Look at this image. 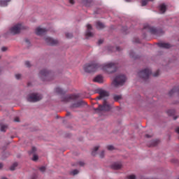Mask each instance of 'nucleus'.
I'll return each instance as SVG.
<instances>
[{
	"label": "nucleus",
	"mask_w": 179,
	"mask_h": 179,
	"mask_svg": "<svg viewBox=\"0 0 179 179\" xmlns=\"http://www.w3.org/2000/svg\"><path fill=\"white\" fill-rule=\"evenodd\" d=\"M97 93L99 96H98L96 99L97 100H103V104L99 105V107L95 109V111H110V110H111V105L106 100V99L110 96V93L101 88L97 90Z\"/></svg>",
	"instance_id": "f257e3e1"
},
{
	"label": "nucleus",
	"mask_w": 179,
	"mask_h": 179,
	"mask_svg": "<svg viewBox=\"0 0 179 179\" xmlns=\"http://www.w3.org/2000/svg\"><path fill=\"white\" fill-rule=\"evenodd\" d=\"M99 68L107 72V73H114V72H117V69H118V64L115 62H107L102 65H100Z\"/></svg>",
	"instance_id": "f03ea898"
},
{
	"label": "nucleus",
	"mask_w": 179,
	"mask_h": 179,
	"mask_svg": "<svg viewBox=\"0 0 179 179\" xmlns=\"http://www.w3.org/2000/svg\"><path fill=\"white\" fill-rule=\"evenodd\" d=\"M125 82H127V76L124 74H117L113 79L111 85L113 87H121V86H124L125 85Z\"/></svg>",
	"instance_id": "7ed1b4c3"
},
{
	"label": "nucleus",
	"mask_w": 179,
	"mask_h": 179,
	"mask_svg": "<svg viewBox=\"0 0 179 179\" xmlns=\"http://www.w3.org/2000/svg\"><path fill=\"white\" fill-rule=\"evenodd\" d=\"M99 68H100V64L96 62H94L90 64H85L83 69L85 72L90 73L91 72H96Z\"/></svg>",
	"instance_id": "20e7f679"
},
{
	"label": "nucleus",
	"mask_w": 179,
	"mask_h": 179,
	"mask_svg": "<svg viewBox=\"0 0 179 179\" xmlns=\"http://www.w3.org/2000/svg\"><path fill=\"white\" fill-rule=\"evenodd\" d=\"M38 76L43 82H45V80H50V79H51V71L48 69H43L39 72Z\"/></svg>",
	"instance_id": "39448f33"
},
{
	"label": "nucleus",
	"mask_w": 179,
	"mask_h": 179,
	"mask_svg": "<svg viewBox=\"0 0 179 179\" xmlns=\"http://www.w3.org/2000/svg\"><path fill=\"white\" fill-rule=\"evenodd\" d=\"M43 99V95L38 93H32L27 96V100L30 103H36L37 101H40Z\"/></svg>",
	"instance_id": "423d86ee"
},
{
	"label": "nucleus",
	"mask_w": 179,
	"mask_h": 179,
	"mask_svg": "<svg viewBox=\"0 0 179 179\" xmlns=\"http://www.w3.org/2000/svg\"><path fill=\"white\" fill-rule=\"evenodd\" d=\"M144 28L147 30H149L150 33H151L152 34H155V36H162V34H163L164 33L163 30L154 27H150L149 25L145 26Z\"/></svg>",
	"instance_id": "0eeeda50"
},
{
	"label": "nucleus",
	"mask_w": 179,
	"mask_h": 179,
	"mask_svg": "<svg viewBox=\"0 0 179 179\" xmlns=\"http://www.w3.org/2000/svg\"><path fill=\"white\" fill-rule=\"evenodd\" d=\"M152 73V71L149 69H145L143 70H141L139 73H138V76L139 78H141V79H148L149 78V76Z\"/></svg>",
	"instance_id": "6e6552de"
},
{
	"label": "nucleus",
	"mask_w": 179,
	"mask_h": 179,
	"mask_svg": "<svg viewBox=\"0 0 179 179\" xmlns=\"http://www.w3.org/2000/svg\"><path fill=\"white\" fill-rule=\"evenodd\" d=\"M22 28L23 26L22 24H17L10 29V33L14 36L15 34H19V33H20V30H22Z\"/></svg>",
	"instance_id": "1a4fd4ad"
},
{
	"label": "nucleus",
	"mask_w": 179,
	"mask_h": 179,
	"mask_svg": "<svg viewBox=\"0 0 179 179\" xmlns=\"http://www.w3.org/2000/svg\"><path fill=\"white\" fill-rule=\"evenodd\" d=\"M78 97H79V95L76 94L63 96L62 97V101H64V103H68L69 101H71V100H76V99H78Z\"/></svg>",
	"instance_id": "9d476101"
},
{
	"label": "nucleus",
	"mask_w": 179,
	"mask_h": 179,
	"mask_svg": "<svg viewBox=\"0 0 179 179\" xmlns=\"http://www.w3.org/2000/svg\"><path fill=\"white\" fill-rule=\"evenodd\" d=\"M43 40L48 45H57V44H58V40L54 39L50 36H45Z\"/></svg>",
	"instance_id": "9b49d317"
},
{
	"label": "nucleus",
	"mask_w": 179,
	"mask_h": 179,
	"mask_svg": "<svg viewBox=\"0 0 179 179\" xmlns=\"http://www.w3.org/2000/svg\"><path fill=\"white\" fill-rule=\"evenodd\" d=\"M85 104H86V103L84 101H79L78 102H76L74 103H73L71 106V108H72V110H75V108H80V107H83V106H85Z\"/></svg>",
	"instance_id": "f8f14e48"
},
{
	"label": "nucleus",
	"mask_w": 179,
	"mask_h": 179,
	"mask_svg": "<svg viewBox=\"0 0 179 179\" xmlns=\"http://www.w3.org/2000/svg\"><path fill=\"white\" fill-rule=\"evenodd\" d=\"M92 25L90 24H87V31L85 32V36L86 37H87V38L93 37V36H94V33L92 31Z\"/></svg>",
	"instance_id": "ddd939ff"
},
{
	"label": "nucleus",
	"mask_w": 179,
	"mask_h": 179,
	"mask_svg": "<svg viewBox=\"0 0 179 179\" xmlns=\"http://www.w3.org/2000/svg\"><path fill=\"white\" fill-rule=\"evenodd\" d=\"M35 33L37 36H43V34L47 33V29H45V28L38 27L36 28Z\"/></svg>",
	"instance_id": "4468645a"
},
{
	"label": "nucleus",
	"mask_w": 179,
	"mask_h": 179,
	"mask_svg": "<svg viewBox=\"0 0 179 179\" xmlns=\"http://www.w3.org/2000/svg\"><path fill=\"white\" fill-rule=\"evenodd\" d=\"M81 2L85 6H87V8H90V6L94 5V1H93V0H82Z\"/></svg>",
	"instance_id": "2eb2a0df"
},
{
	"label": "nucleus",
	"mask_w": 179,
	"mask_h": 179,
	"mask_svg": "<svg viewBox=\"0 0 179 179\" xmlns=\"http://www.w3.org/2000/svg\"><path fill=\"white\" fill-rule=\"evenodd\" d=\"M158 9L159 10V13H165L166 10H167V6L164 3H162L159 6Z\"/></svg>",
	"instance_id": "dca6fc26"
},
{
	"label": "nucleus",
	"mask_w": 179,
	"mask_h": 179,
	"mask_svg": "<svg viewBox=\"0 0 179 179\" xmlns=\"http://www.w3.org/2000/svg\"><path fill=\"white\" fill-rule=\"evenodd\" d=\"M158 46L160 48H171V47H173V45L169 43H159Z\"/></svg>",
	"instance_id": "f3484780"
},
{
	"label": "nucleus",
	"mask_w": 179,
	"mask_h": 179,
	"mask_svg": "<svg viewBox=\"0 0 179 179\" xmlns=\"http://www.w3.org/2000/svg\"><path fill=\"white\" fill-rule=\"evenodd\" d=\"M121 167H122V164H121V162H115L111 166V168L113 170H120Z\"/></svg>",
	"instance_id": "a211bd4d"
},
{
	"label": "nucleus",
	"mask_w": 179,
	"mask_h": 179,
	"mask_svg": "<svg viewBox=\"0 0 179 179\" xmlns=\"http://www.w3.org/2000/svg\"><path fill=\"white\" fill-rule=\"evenodd\" d=\"M176 93H177V94H179V87H174L171 91H169V96H171L176 94Z\"/></svg>",
	"instance_id": "6ab92c4d"
},
{
	"label": "nucleus",
	"mask_w": 179,
	"mask_h": 179,
	"mask_svg": "<svg viewBox=\"0 0 179 179\" xmlns=\"http://www.w3.org/2000/svg\"><path fill=\"white\" fill-rule=\"evenodd\" d=\"M10 1L11 0H0V6H1V8H5V6L9 5Z\"/></svg>",
	"instance_id": "aec40b11"
},
{
	"label": "nucleus",
	"mask_w": 179,
	"mask_h": 179,
	"mask_svg": "<svg viewBox=\"0 0 179 179\" xmlns=\"http://www.w3.org/2000/svg\"><path fill=\"white\" fill-rule=\"evenodd\" d=\"M93 80H94V82H96L97 83H103V76H97L96 77H95L94 78Z\"/></svg>",
	"instance_id": "412c9836"
},
{
	"label": "nucleus",
	"mask_w": 179,
	"mask_h": 179,
	"mask_svg": "<svg viewBox=\"0 0 179 179\" xmlns=\"http://www.w3.org/2000/svg\"><path fill=\"white\" fill-rule=\"evenodd\" d=\"M96 29H104V27H106V26L104 25V24H103V22H97L96 24Z\"/></svg>",
	"instance_id": "4be33fe9"
},
{
	"label": "nucleus",
	"mask_w": 179,
	"mask_h": 179,
	"mask_svg": "<svg viewBox=\"0 0 179 179\" xmlns=\"http://www.w3.org/2000/svg\"><path fill=\"white\" fill-rule=\"evenodd\" d=\"M55 92L57 94H64V90H62V88H61L59 87H56L55 90Z\"/></svg>",
	"instance_id": "5701e85b"
},
{
	"label": "nucleus",
	"mask_w": 179,
	"mask_h": 179,
	"mask_svg": "<svg viewBox=\"0 0 179 179\" xmlns=\"http://www.w3.org/2000/svg\"><path fill=\"white\" fill-rule=\"evenodd\" d=\"M149 1L152 2V1H155V0H142L141 6H146L148 5V2H149Z\"/></svg>",
	"instance_id": "b1692460"
},
{
	"label": "nucleus",
	"mask_w": 179,
	"mask_h": 179,
	"mask_svg": "<svg viewBox=\"0 0 179 179\" xmlns=\"http://www.w3.org/2000/svg\"><path fill=\"white\" fill-rule=\"evenodd\" d=\"M113 99L115 101H118V100H121V99H122V96L121 95H114L113 96Z\"/></svg>",
	"instance_id": "393cba45"
},
{
	"label": "nucleus",
	"mask_w": 179,
	"mask_h": 179,
	"mask_svg": "<svg viewBox=\"0 0 179 179\" xmlns=\"http://www.w3.org/2000/svg\"><path fill=\"white\" fill-rule=\"evenodd\" d=\"M6 129H8V125H6V124H1V132H6Z\"/></svg>",
	"instance_id": "a878e982"
},
{
	"label": "nucleus",
	"mask_w": 179,
	"mask_h": 179,
	"mask_svg": "<svg viewBox=\"0 0 179 179\" xmlns=\"http://www.w3.org/2000/svg\"><path fill=\"white\" fill-rule=\"evenodd\" d=\"M159 143L158 140H154L150 142V146H156Z\"/></svg>",
	"instance_id": "bb28decb"
},
{
	"label": "nucleus",
	"mask_w": 179,
	"mask_h": 179,
	"mask_svg": "<svg viewBox=\"0 0 179 179\" xmlns=\"http://www.w3.org/2000/svg\"><path fill=\"white\" fill-rule=\"evenodd\" d=\"M16 167H17V163L15 162L13 164V166H10V170L11 171H14V170H15V169H16Z\"/></svg>",
	"instance_id": "cd10ccee"
},
{
	"label": "nucleus",
	"mask_w": 179,
	"mask_h": 179,
	"mask_svg": "<svg viewBox=\"0 0 179 179\" xmlns=\"http://www.w3.org/2000/svg\"><path fill=\"white\" fill-rule=\"evenodd\" d=\"M129 54L131 58H136V57L135 56V52H134V50H131Z\"/></svg>",
	"instance_id": "c85d7f7f"
},
{
	"label": "nucleus",
	"mask_w": 179,
	"mask_h": 179,
	"mask_svg": "<svg viewBox=\"0 0 179 179\" xmlns=\"http://www.w3.org/2000/svg\"><path fill=\"white\" fill-rule=\"evenodd\" d=\"M32 160L34 162H37V160H38V155L34 154Z\"/></svg>",
	"instance_id": "c756f323"
},
{
	"label": "nucleus",
	"mask_w": 179,
	"mask_h": 179,
	"mask_svg": "<svg viewBox=\"0 0 179 179\" xmlns=\"http://www.w3.org/2000/svg\"><path fill=\"white\" fill-rule=\"evenodd\" d=\"M71 174L73 176H76V174H79V171H78V169H75L71 172Z\"/></svg>",
	"instance_id": "7c9ffc66"
},
{
	"label": "nucleus",
	"mask_w": 179,
	"mask_h": 179,
	"mask_svg": "<svg viewBox=\"0 0 179 179\" xmlns=\"http://www.w3.org/2000/svg\"><path fill=\"white\" fill-rule=\"evenodd\" d=\"M66 37L67 38H72V37H73V35L72 34H71V33H66Z\"/></svg>",
	"instance_id": "2f4dec72"
},
{
	"label": "nucleus",
	"mask_w": 179,
	"mask_h": 179,
	"mask_svg": "<svg viewBox=\"0 0 179 179\" xmlns=\"http://www.w3.org/2000/svg\"><path fill=\"white\" fill-rule=\"evenodd\" d=\"M24 43L27 47H30V41L29 39H25Z\"/></svg>",
	"instance_id": "473e14b6"
},
{
	"label": "nucleus",
	"mask_w": 179,
	"mask_h": 179,
	"mask_svg": "<svg viewBox=\"0 0 179 179\" xmlns=\"http://www.w3.org/2000/svg\"><path fill=\"white\" fill-rule=\"evenodd\" d=\"M25 66H27V68H30V66H31V63H30V62L27 61L25 62Z\"/></svg>",
	"instance_id": "72a5a7b5"
},
{
	"label": "nucleus",
	"mask_w": 179,
	"mask_h": 179,
	"mask_svg": "<svg viewBox=\"0 0 179 179\" xmlns=\"http://www.w3.org/2000/svg\"><path fill=\"white\" fill-rule=\"evenodd\" d=\"M15 78L17 80H20V79H22V74H15Z\"/></svg>",
	"instance_id": "f704fd0d"
},
{
	"label": "nucleus",
	"mask_w": 179,
	"mask_h": 179,
	"mask_svg": "<svg viewBox=\"0 0 179 179\" xmlns=\"http://www.w3.org/2000/svg\"><path fill=\"white\" fill-rule=\"evenodd\" d=\"M127 179H136V176L135 175H129L127 176Z\"/></svg>",
	"instance_id": "c9c22d12"
},
{
	"label": "nucleus",
	"mask_w": 179,
	"mask_h": 179,
	"mask_svg": "<svg viewBox=\"0 0 179 179\" xmlns=\"http://www.w3.org/2000/svg\"><path fill=\"white\" fill-rule=\"evenodd\" d=\"M107 149L108 150H114L115 148L113 145H108Z\"/></svg>",
	"instance_id": "e433bc0d"
},
{
	"label": "nucleus",
	"mask_w": 179,
	"mask_h": 179,
	"mask_svg": "<svg viewBox=\"0 0 179 179\" xmlns=\"http://www.w3.org/2000/svg\"><path fill=\"white\" fill-rule=\"evenodd\" d=\"M1 50L2 52H5L6 51H8V48L3 46Z\"/></svg>",
	"instance_id": "4c0bfd02"
},
{
	"label": "nucleus",
	"mask_w": 179,
	"mask_h": 179,
	"mask_svg": "<svg viewBox=\"0 0 179 179\" xmlns=\"http://www.w3.org/2000/svg\"><path fill=\"white\" fill-rule=\"evenodd\" d=\"M40 171H41V173H44V171H45V166H41L39 168Z\"/></svg>",
	"instance_id": "58836bf2"
},
{
	"label": "nucleus",
	"mask_w": 179,
	"mask_h": 179,
	"mask_svg": "<svg viewBox=\"0 0 179 179\" xmlns=\"http://www.w3.org/2000/svg\"><path fill=\"white\" fill-rule=\"evenodd\" d=\"M98 150H99V146L94 147V151L92 152V155H94V153H96V152H97Z\"/></svg>",
	"instance_id": "ea45409f"
},
{
	"label": "nucleus",
	"mask_w": 179,
	"mask_h": 179,
	"mask_svg": "<svg viewBox=\"0 0 179 179\" xmlns=\"http://www.w3.org/2000/svg\"><path fill=\"white\" fill-rule=\"evenodd\" d=\"M99 157H101V159H103V157H104V151H101L100 152Z\"/></svg>",
	"instance_id": "a19ab883"
},
{
	"label": "nucleus",
	"mask_w": 179,
	"mask_h": 179,
	"mask_svg": "<svg viewBox=\"0 0 179 179\" xmlns=\"http://www.w3.org/2000/svg\"><path fill=\"white\" fill-rule=\"evenodd\" d=\"M36 150L37 148H36V147H33L30 153H34Z\"/></svg>",
	"instance_id": "79ce46f5"
},
{
	"label": "nucleus",
	"mask_w": 179,
	"mask_h": 179,
	"mask_svg": "<svg viewBox=\"0 0 179 179\" xmlns=\"http://www.w3.org/2000/svg\"><path fill=\"white\" fill-rule=\"evenodd\" d=\"M69 2L71 5H75V0H69Z\"/></svg>",
	"instance_id": "37998d69"
},
{
	"label": "nucleus",
	"mask_w": 179,
	"mask_h": 179,
	"mask_svg": "<svg viewBox=\"0 0 179 179\" xmlns=\"http://www.w3.org/2000/svg\"><path fill=\"white\" fill-rule=\"evenodd\" d=\"M153 76H154L155 78L159 76V71H157L155 73H154V74H153Z\"/></svg>",
	"instance_id": "c03bdc74"
},
{
	"label": "nucleus",
	"mask_w": 179,
	"mask_h": 179,
	"mask_svg": "<svg viewBox=\"0 0 179 179\" xmlns=\"http://www.w3.org/2000/svg\"><path fill=\"white\" fill-rule=\"evenodd\" d=\"M152 136H153V135L152 134H146L145 135V138H152Z\"/></svg>",
	"instance_id": "a18cd8bd"
},
{
	"label": "nucleus",
	"mask_w": 179,
	"mask_h": 179,
	"mask_svg": "<svg viewBox=\"0 0 179 179\" xmlns=\"http://www.w3.org/2000/svg\"><path fill=\"white\" fill-rule=\"evenodd\" d=\"M14 121H15V122H19V121H20L19 117H15L14 119Z\"/></svg>",
	"instance_id": "49530a36"
},
{
	"label": "nucleus",
	"mask_w": 179,
	"mask_h": 179,
	"mask_svg": "<svg viewBox=\"0 0 179 179\" xmlns=\"http://www.w3.org/2000/svg\"><path fill=\"white\" fill-rule=\"evenodd\" d=\"M103 39H100L99 41H98V44H103Z\"/></svg>",
	"instance_id": "de8ad7c7"
},
{
	"label": "nucleus",
	"mask_w": 179,
	"mask_h": 179,
	"mask_svg": "<svg viewBox=\"0 0 179 179\" xmlns=\"http://www.w3.org/2000/svg\"><path fill=\"white\" fill-rule=\"evenodd\" d=\"M115 48L117 50V51H120V50H121V48L120 47H116Z\"/></svg>",
	"instance_id": "09e8293b"
},
{
	"label": "nucleus",
	"mask_w": 179,
	"mask_h": 179,
	"mask_svg": "<svg viewBox=\"0 0 179 179\" xmlns=\"http://www.w3.org/2000/svg\"><path fill=\"white\" fill-rule=\"evenodd\" d=\"M79 164H80V166H83L85 164V163H83V162H80Z\"/></svg>",
	"instance_id": "8fccbe9b"
},
{
	"label": "nucleus",
	"mask_w": 179,
	"mask_h": 179,
	"mask_svg": "<svg viewBox=\"0 0 179 179\" xmlns=\"http://www.w3.org/2000/svg\"><path fill=\"white\" fill-rule=\"evenodd\" d=\"M2 167H3V164L0 163V169H2Z\"/></svg>",
	"instance_id": "3c124183"
},
{
	"label": "nucleus",
	"mask_w": 179,
	"mask_h": 179,
	"mask_svg": "<svg viewBox=\"0 0 179 179\" xmlns=\"http://www.w3.org/2000/svg\"><path fill=\"white\" fill-rule=\"evenodd\" d=\"M126 2H132V0H125Z\"/></svg>",
	"instance_id": "603ef678"
},
{
	"label": "nucleus",
	"mask_w": 179,
	"mask_h": 179,
	"mask_svg": "<svg viewBox=\"0 0 179 179\" xmlns=\"http://www.w3.org/2000/svg\"><path fill=\"white\" fill-rule=\"evenodd\" d=\"M113 49L112 50H110V51H114V48H112Z\"/></svg>",
	"instance_id": "864d4df0"
},
{
	"label": "nucleus",
	"mask_w": 179,
	"mask_h": 179,
	"mask_svg": "<svg viewBox=\"0 0 179 179\" xmlns=\"http://www.w3.org/2000/svg\"><path fill=\"white\" fill-rule=\"evenodd\" d=\"M173 162L176 163V162H178V161H177V160H176V159H173Z\"/></svg>",
	"instance_id": "5fc2aeb1"
},
{
	"label": "nucleus",
	"mask_w": 179,
	"mask_h": 179,
	"mask_svg": "<svg viewBox=\"0 0 179 179\" xmlns=\"http://www.w3.org/2000/svg\"><path fill=\"white\" fill-rule=\"evenodd\" d=\"M173 120H177V117H173Z\"/></svg>",
	"instance_id": "6e6d98bb"
},
{
	"label": "nucleus",
	"mask_w": 179,
	"mask_h": 179,
	"mask_svg": "<svg viewBox=\"0 0 179 179\" xmlns=\"http://www.w3.org/2000/svg\"><path fill=\"white\" fill-rule=\"evenodd\" d=\"M31 179H36V176H34Z\"/></svg>",
	"instance_id": "4d7b16f0"
},
{
	"label": "nucleus",
	"mask_w": 179,
	"mask_h": 179,
	"mask_svg": "<svg viewBox=\"0 0 179 179\" xmlns=\"http://www.w3.org/2000/svg\"><path fill=\"white\" fill-rule=\"evenodd\" d=\"M1 179H6V178H5V177H3Z\"/></svg>",
	"instance_id": "13d9d810"
},
{
	"label": "nucleus",
	"mask_w": 179,
	"mask_h": 179,
	"mask_svg": "<svg viewBox=\"0 0 179 179\" xmlns=\"http://www.w3.org/2000/svg\"><path fill=\"white\" fill-rule=\"evenodd\" d=\"M2 58V56L0 55V59Z\"/></svg>",
	"instance_id": "bf43d9fd"
},
{
	"label": "nucleus",
	"mask_w": 179,
	"mask_h": 179,
	"mask_svg": "<svg viewBox=\"0 0 179 179\" xmlns=\"http://www.w3.org/2000/svg\"><path fill=\"white\" fill-rule=\"evenodd\" d=\"M0 72H1V69H0Z\"/></svg>",
	"instance_id": "052dcab7"
}]
</instances>
